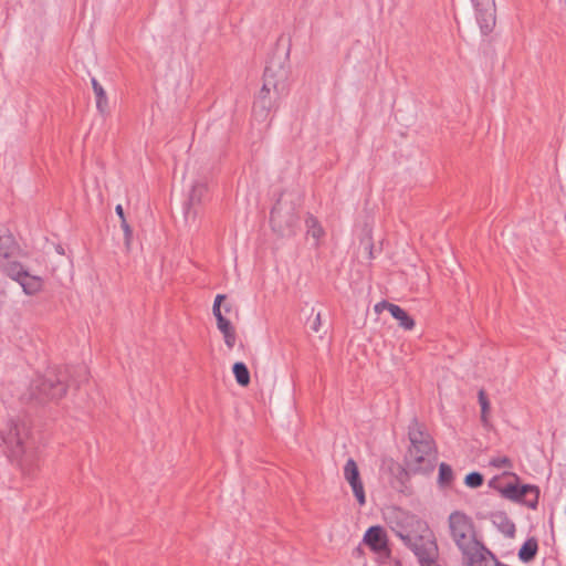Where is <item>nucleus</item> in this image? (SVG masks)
Returning a JSON list of instances; mask_svg holds the SVG:
<instances>
[{"mask_svg":"<svg viewBox=\"0 0 566 566\" xmlns=\"http://www.w3.org/2000/svg\"><path fill=\"white\" fill-rule=\"evenodd\" d=\"M410 447L405 464L408 474H429L434 470L437 449L432 437L413 420L408 427Z\"/></svg>","mask_w":566,"mask_h":566,"instance_id":"obj_1","label":"nucleus"},{"mask_svg":"<svg viewBox=\"0 0 566 566\" xmlns=\"http://www.w3.org/2000/svg\"><path fill=\"white\" fill-rule=\"evenodd\" d=\"M286 72L280 67L277 71L269 65L264 70L263 86L253 104V117L262 123L268 120L272 111L279 107V101L286 94Z\"/></svg>","mask_w":566,"mask_h":566,"instance_id":"obj_2","label":"nucleus"},{"mask_svg":"<svg viewBox=\"0 0 566 566\" xmlns=\"http://www.w3.org/2000/svg\"><path fill=\"white\" fill-rule=\"evenodd\" d=\"M448 525L450 536L463 557L485 546L478 538L473 520L464 512H452Z\"/></svg>","mask_w":566,"mask_h":566,"instance_id":"obj_3","label":"nucleus"},{"mask_svg":"<svg viewBox=\"0 0 566 566\" xmlns=\"http://www.w3.org/2000/svg\"><path fill=\"white\" fill-rule=\"evenodd\" d=\"M396 534L413 552L421 566H431L437 563L438 545L432 536L413 535L407 532Z\"/></svg>","mask_w":566,"mask_h":566,"instance_id":"obj_4","label":"nucleus"},{"mask_svg":"<svg viewBox=\"0 0 566 566\" xmlns=\"http://www.w3.org/2000/svg\"><path fill=\"white\" fill-rule=\"evenodd\" d=\"M270 222L275 232L291 235L298 223V216L293 203L279 200L271 210Z\"/></svg>","mask_w":566,"mask_h":566,"instance_id":"obj_5","label":"nucleus"},{"mask_svg":"<svg viewBox=\"0 0 566 566\" xmlns=\"http://www.w3.org/2000/svg\"><path fill=\"white\" fill-rule=\"evenodd\" d=\"M497 490L504 499L523 503L532 510L537 507L539 490L536 485L507 483L504 486L497 488Z\"/></svg>","mask_w":566,"mask_h":566,"instance_id":"obj_6","label":"nucleus"},{"mask_svg":"<svg viewBox=\"0 0 566 566\" xmlns=\"http://www.w3.org/2000/svg\"><path fill=\"white\" fill-rule=\"evenodd\" d=\"M4 274L18 282L27 295H34L43 287L42 277L30 274L20 262L8 263Z\"/></svg>","mask_w":566,"mask_h":566,"instance_id":"obj_7","label":"nucleus"},{"mask_svg":"<svg viewBox=\"0 0 566 566\" xmlns=\"http://www.w3.org/2000/svg\"><path fill=\"white\" fill-rule=\"evenodd\" d=\"M208 193V187L203 181L197 180L192 184L188 201L184 206V218L187 226L196 224L199 211L197 206L202 202Z\"/></svg>","mask_w":566,"mask_h":566,"instance_id":"obj_8","label":"nucleus"},{"mask_svg":"<svg viewBox=\"0 0 566 566\" xmlns=\"http://www.w3.org/2000/svg\"><path fill=\"white\" fill-rule=\"evenodd\" d=\"M224 298L226 296L222 294H218L216 296L212 306V312L217 319L218 329L222 333L227 347L231 349L235 344L237 335L231 322L227 319L221 312V302Z\"/></svg>","mask_w":566,"mask_h":566,"instance_id":"obj_9","label":"nucleus"},{"mask_svg":"<svg viewBox=\"0 0 566 566\" xmlns=\"http://www.w3.org/2000/svg\"><path fill=\"white\" fill-rule=\"evenodd\" d=\"M344 478L352 488V491L360 506L366 504V496L359 470L354 459L349 458L344 465Z\"/></svg>","mask_w":566,"mask_h":566,"instance_id":"obj_10","label":"nucleus"},{"mask_svg":"<svg viewBox=\"0 0 566 566\" xmlns=\"http://www.w3.org/2000/svg\"><path fill=\"white\" fill-rule=\"evenodd\" d=\"M19 247L11 233L0 234V268L4 273V268L8 263H11V258L14 256Z\"/></svg>","mask_w":566,"mask_h":566,"instance_id":"obj_11","label":"nucleus"},{"mask_svg":"<svg viewBox=\"0 0 566 566\" xmlns=\"http://www.w3.org/2000/svg\"><path fill=\"white\" fill-rule=\"evenodd\" d=\"M476 21L482 34L486 35L493 31L495 25V6L475 8Z\"/></svg>","mask_w":566,"mask_h":566,"instance_id":"obj_12","label":"nucleus"},{"mask_svg":"<svg viewBox=\"0 0 566 566\" xmlns=\"http://www.w3.org/2000/svg\"><path fill=\"white\" fill-rule=\"evenodd\" d=\"M467 566H495L496 557L485 546L463 557Z\"/></svg>","mask_w":566,"mask_h":566,"instance_id":"obj_13","label":"nucleus"},{"mask_svg":"<svg viewBox=\"0 0 566 566\" xmlns=\"http://www.w3.org/2000/svg\"><path fill=\"white\" fill-rule=\"evenodd\" d=\"M364 542L375 552H380L387 546L386 534L381 526H370L365 535Z\"/></svg>","mask_w":566,"mask_h":566,"instance_id":"obj_14","label":"nucleus"},{"mask_svg":"<svg viewBox=\"0 0 566 566\" xmlns=\"http://www.w3.org/2000/svg\"><path fill=\"white\" fill-rule=\"evenodd\" d=\"M3 441L9 449L11 458L19 459L27 452L28 448L25 441L18 430L10 431L9 434L3 438Z\"/></svg>","mask_w":566,"mask_h":566,"instance_id":"obj_15","label":"nucleus"},{"mask_svg":"<svg viewBox=\"0 0 566 566\" xmlns=\"http://www.w3.org/2000/svg\"><path fill=\"white\" fill-rule=\"evenodd\" d=\"M41 390L51 399H60L66 394V386L60 379L46 377L41 384Z\"/></svg>","mask_w":566,"mask_h":566,"instance_id":"obj_16","label":"nucleus"},{"mask_svg":"<svg viewBox=\"0 0 566 566\" xmlns=\"http://www.w3.org/2000/svg\"><path fill=\"white\" fill-rule=\"evenodd\" d=\"M389 306V313L395 319L398 321L399 326L401 328L406 331H411L415 327V319L411 316H409V314L402 307H400L397 304H392Z\"/></svg>","mask_w":566,"mask_h":566,"instance_id":"obj_17","label":"nucleus"},{"mask_svg":"<svg viewBox=\"0 0 566 566\" xmlns=\"http://www.w3.org/2000/svg\"><path fill=\"white\" fill-rule=\"evenodd\" d=\"M492 523L507 537L515 534V524L507 517L505 513L499 512L492 514Z\"/></svg>","mask_w":566,"mask_h":566,"instance_id":"obj_18","label":"nucleus"},{"mask_svg":"<svg viewBox=\"0 0 566 566\" xmlns=\"http://www.w3.org/2000/svg\"><path fill=\"white\" fill-rule=\"evenodd\" d=\"M305 224L307 235L314 240V245L318 247L321 239L325 234L323 227L321 226L318 220L312 214L307 216Z\"/></svg>","mask_w":566,"mask_h":566,"instance_id":"obj_19","label":"nucleus"},{"mask_svg":"<svg viewBox=\"0 0 566 566\" xmlns=\"http://www.w3.org/2000/svg\"><path fill=\"white\" fill-rule=\"evenodd\" d=\"M91 83L96 97V107L98 112L103 114L108 108V99L106 92L95 77L91 78Z\"/></svg>","mask_w":566,"mask_h":566,"instance_id":"obj_20","label":"nucleus"},{"mask_svg":"<svg viewBox=\"0 0 566 566\" xmlns=\"http://www.w3.org/2000/svg\"><path fill=\"white\" fill-rule=\"evenodd\" d=\"M537 549V541L535 538H530L520 548L518 557L522 562L527 563L535 557Z\"/></svg>","mask_w":566,"mask_h":566,"instance_id":"obj_21","label":"nucleus"},{"mask_svg":"<svg viewBox=\"0 0 566 566\" xmlns=\"http://www.w3.org/2000/svg\"><path fill=\"white\" fill-rule=\"evenodd\" d=\"M232 371L240 386L245 387L250 384V371L244 363L237 361L232 367Z\"/></svg>","mask_w":566,"mask_h":566,"instance_id":"obj_22","label":"nucleus"},{"mask_svg":"<svg viewBox=\"0 0 566 566\" xmlns=\"http://www.w3.org/2000/svg\"><path fill=\"white\" fill-rule=\"evenodd\" d=\"M453 481V471L452 468L442 462L439 465V474H438V484L440 488L449 486Z\"/></svg>","mask_w":566,"mask_h":566,"instance_id":"obj_23","label":"nucleus"},{"mask_svg":"<svg viewBox=\"0 0 566 566\" xmlns=\"http://www.w3.org/2000/svg\"><path fill=\"white\" fill-rule=\"evenodd\" d=\"M478 398H479V403L481 406V420L484 424H486L488 413L490 410V402H489L486 394L483 389L479 390Z\"/></svg>","mask_w":566,"mask_h":566,"instance_id":"obj_24","label":"nucleus"},{"mask_svg":"<svg viewBox=\"0 0 566 566\" xmlns=\"http://www.w3.org/2000/svg\"><path fill=\"white\" fill-rule=\"evenodd\" d=\"M489 464L496 469H512L513 462L509 457L497 455L490 459Z\"/></svg>","mask_w":566,"mask_h":566,"instance_id":"obj_25","label":"nucleus"},{"mask_svg":"<svg viewBox=\"0 0 566 566\" xmlns=\"http://www.w3.org/2000/svg\"><path fill=\"white\" fill-rule=\"evenodd\" d=\"M464 483L469 488H479L483 484V475L479 472H471L465 475Z\"/></svg>","mask_w":566,"mask_h":566,"instance_id":"obj_26","label":"nucleus"},{"mask_svg":"<svg viewBox=\"0 0 566 566\" xmlns=\"http://www.w3.org/2000/svg\"><path fill=\"white\" fill-rule=\"evenodd\" d=\"M472 4L474 8H479V7H485V8H490V7H494L495 6V1L494 0H471Z\"/></svg>","mask_w":566,"mask_h":566,"instance_id":"obj_27","label":"nucleus"},{"mask_svg":"<svg viewBox=\"0 0 566 566\" xmlns=\"http://www.w3.org/2000/svg\"><path fill=\"white\" fill-rule=\"evenodd\" d=\"M394 303H389L387 301H381V302H378L374 310L376 313H381L384 310H387L389 312V305H392Z\"/></svg>","mask_w":566,"mask_h":566,"instance_id":"obj_28","label":"nucleus"},{"mask_svg":"<svg viewBox=\"0 0 566 566\" xmlns=\"http://www.w3.org/2000/svg\"><path fill=\"white\" fill-rule=\"evenodd\" d=\"M319 326H321V314L318 313V314L316 315V317H315V321H314L313 325H312V329H313L314 332H318Z\"/></svg>","mask_w":566,"mask_h":566,"instance_id":"obj_29","label":"nucleus"},{"mask_svg":"<svg viewBox=\"0 0 566 566\" xmlns=\"http://www.w3.org/2000/svg\"><path fill=\"white\" fill-rule=\"evenodd\" d=\"M122 228L125 232L126 238H128L132 234V231H130V228L125 219H123V221H122Z\"/></svg>","mask_w":566,"mask_h":566,"instance_id":"obj_30","label":"nucleus"},{"mask_svg":"<svg viewBox=\"0 0 566 566\" xmlns=\"http://www.w3.org/2000/svg\"><path fill=\"white\" fill-rule=\"evenodd\" d=\"M115 211H116L117 216L120 218V220L123 221V219H125L123 207L120 205H117L115 208Z\"/></svg>","mask_w":566,"mask_h":566,"instance_id":"obj_31","label":"nucleus"},{"mask_svg":"<svg viewBox=\"0 0 566 566\" xmlns=\"http://www.w3.org/2000/svg\"><path fill=\"white\" fill-rule=\"evenodd\" d=\"M56 252L60 253V254H63L64 253V250L61 245H57L56 247Z\"/></svg>","mask_w":566,"mask_h":566,"instance_id":"obj_32","label":"nucleus"},{"mask_svg":"<svg viewBox=\"0 0 566 566\" xmlns=\"http://www.w3.org/2000/svg\"><path fill=\"white\" fill-rule=\"evenodd\" d=\"M223 308H224V312H226V313H228V312H230L231 306H230L229 304H227V305H224V307H223Z\"/></svg>","mask_w":566,"mask_h":566,"instance_id":"obj_33","label":"nucleus"},{"mask_svg":"<svg viewBox=\"0 0 566 566\" xmlns=\"http://www.w3.org/2000/svg\"><path fill=\"white\" fill-rule=\"evenodd\" d=\"M369 258L371 259L373 258V245L369 244Z\"/></svg>","mask_w":566,"mask_h":566,"instance_id":"obj_34","label":"nucleus"},{"mask_svg":"<svg viewBox=\"0 0 566 566\" xmlns=\"http://www.w3.org/2000/svg\"><path fill=\"white\" fill-rule=\"evenodd\" d=\"M506 474L513 476L516 481H518V476L516 474H514V473H506Z\"/></svg>","mask_w":566,"mask_h":566,"instance_id":"obj_35","label":"nucleus"}]
</instances>
